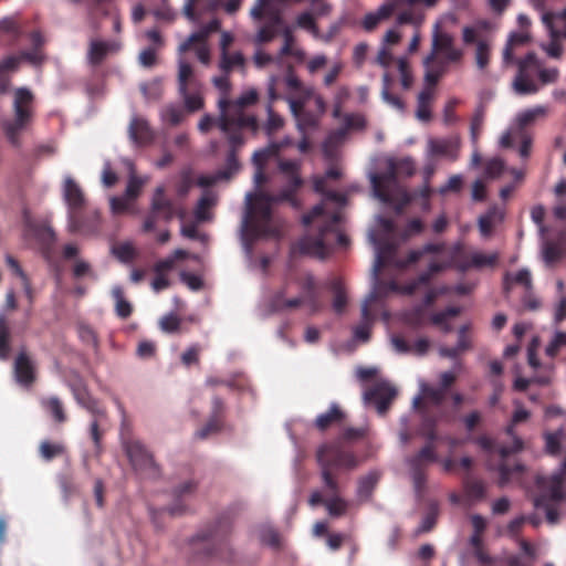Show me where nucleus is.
Masks as SVG:
<instances>
[{"instance_id":"nucleus-35","label":"nucleus","mask_w":566,"mask_h":566,"mask_svg":"<svg viewBox=\"0 0 566 566\" xmlns=\"http://www.w3.org/2000/svg\"><path fill=\"white\" fill-rule=\"evenodd\" d=\"M499 261V253L484 254L481 252L472 253L468 260L461 264V270L467 271L471 268L482 269L486 266H494Z\"/></svg>"},{"instance_id":"nucleus-37","label":"nucleus","mask_w":566,"mask_h":566,"mask_svg":"<svg viewBox=\"0 0 566 566\" xmlns=\"http://www.w3.org/2000/svg\"><path fill=\"white\" fill-rule=\"evenodd\" d=\"M548 107L545 105H537L535 107L525 109L517 115L518 130H525V127L533 124L539 118H544L548 114Z\"/></svg>"},{"instance_id":"nucleus-1","label":"nucleus","mask_w":566,"mask_h":566,"mask_svg":"<svg viewBox=\"0 0 566 566\" xmlns=\"http://www.w3.org/2000/svg\"><path fill=\"white\" fill-rule=\"evenodd\" d=\"M342 217L339 212L328 213L323 205H317L302 218L303 224L308 229L302 238L293 244V251L303 255L325 259L334 244L347 247L348 237L340 230Z\"/></svg>"},{"instance_id":"nucleus-17","label":"nucleus","mask_w":566,"mask_h":566,"mask_svg":"<svg viewBox=\"0 0 566 566\" xmlns=\"http://www.w3.org/2000/svg\"><path fill=\"white\" fill-rule=\"evenodd\" d=\"M396 388L388 382L377 384L365 392V399L376 402L379 413H385L388 410L391 401L396 398Z\"/></svg>"},{"instance_id":"nucleus-18","label":"nucleus","mask_w":566,"mask_h":566,"mask_svg":"<svg viewBox=\"0 0 566 566\" xmlns=\"http://www.w3.org/2000/svg\"><path fill=\"white\" fill-rule=\"evenodd\" d=\"M28 229L33 238L38 241L42 254L45 259H50L56 241L54 230L48 223H28Z\"/></svg>"},{"instance_id":"nucleus-34","label":"nucleus","mask_w":566,"mask_h":566,"mask_svg":"<svg viewBox=\"0 0 566 566\" xmlns=\"http://www.w3.org/2000/svg\"><path fill=\"white\" fill-rule=\"evenodd\" d=\"M326 286L334 294L333 310L337 314L344 313L347 306V294L343 281L339 277H333L326 283Z\"/></svg>"},{"instance_id":"nucleus-31","label":"nucleus","mask_w":566,"mask_h":566,"mask_svg":"<svg viewBox=\"0 0 566 566\" xmlns=\"http://www.w3.org/2000/svg\"><path fill=\"white\" fill-rule=\"evenodd\" d=\"M129 137L135 144L142 146L149 144L154 134L146 119L134 117L129 124Z\"/></svg>"},{"instance_id":"nucleus-10","label":"nucleus","mask_w":566,"mask_h":566,"mask_svg":"<svg viewBox=\"0 0 566 566\" xmlns=\"http://www.w3.org/2000/svg\"><path fill=\"white\" fill-rule=\"evenodd\" d=\"M63 197L69 208V231L71 233L83 232L85 230V223L82 210L85 207L86 200L83 190L71 177L64 180Z\"/></svg>"},{"instance_id":"nucleus-45","label":"nucleus","mask_w":566,"mask_h":566,"mask_svg":"<svg viewBox=\"0 0 566 566\" xmlns=\"http://www.w3.org/2000/svg\"><path fill=\"white\" fill-rule=\"evenodd\" d=\"M432 99V91L427 87L418 95L417 117L422 122L431 119L430 103Z\"/></svg>"},{"instance_id":"nucleus-38","label":"nucleus","mask_w":566,"mask_h":566,"mask_svg":"<svg viewBox=\"0 0 566 566\" xmlns=\"http://www.w3.org/2000/svg\"><path fill=\"white\" fill-rule=\"evenodd\" d=\"M503 212L496 207L490 208L488 212L479 218V229L483 237H489L495 224L503 220Z\"/></svg>"},{"instance_id":"nucleus-48","label":"nucleus","mask_w":566,"mask_h":566,"mask_svg":"<svg viewBox=\"0 0 566 566\" xmlns=\"http://www.w3.org/2000/svg\"><path fill=\"white\" fill-rule=\"evenodd\" d=\"M245 59L241 52L224 53L220 56L219 67L224 74H229L234 67H243Z\"/></svg>"},{"instance_id":"nucleus-3","label":"nucleus","mask_w":566,"mask_h":566,"mask_svg":"<svg viewBox=\"0 0 566 566\" xmlns=\"http://www.w3.org/2000/svg\"><path fill=\"white\" fill-rule=\"evenodd\" d=\"M321 479L325 490H338V473L350 471L358 465V460L352 451L345 450L339 442L323 443L316 451Z\"/></svg>"},{"instance_id":"nucleus-61","label":"nucleus","mask_w":566,"mask_h":566,"mask_svg":"<svg viewBox=\"0 0 566 566\" xmlns=\"http://www.w3.org/2000/svg\"><path fill=\"white\" fill-rule=\"evenodd\" d=\"M192 74L193 72L191 65L186 61H180L178 72L179 92H184L186 88H188L192 80Z\"/></svg>"},{"instance_id":"nucleus-36","label":"nucleus","mask_w":566,"mask_h":566,"mask_svg":"<svg viewBox=\"0 0 566 566\" xmlns=\"http://www.w3.org/2000/svg\"><path fill=\"white\" fill-rule=\"evenodd\" d=\"M326 492L329 495L325 505L328 515L332 517H340L345 515L348 509V503L340 496V486L338 485V490L336 492L328 490H326Z\"/></svg>"},{"instance_id":"nucleus-8","label":"nucleus","mask_w":566,"mask_h":566,"mask_svg":"<svg viewBox=\"0 0 566 566\" xmlns=\"http://www.w3.org/2000/svg\"><path fill=\"white\" fill-rule=\"evenodd\" d=\"M291 113L297 122L301 132L314 128L321 115L326 109L323 97L315 91H305L302 98H287Z\"/></svg>"},{"instance_id":"nucleus-29","label":"nucleus","mask_w":566,"mask_h":566,"mask_svg":"<svg viewBox=\"0 0 566 566\" xmlns=\"http://www.w3.org/2000/svg\"><path fill=\"white\" fill-rule=\"evenodd\" d=\"M407 463L410 468L413 488L418 494H421L427 484V469L429 463L420 459L416 453L408 458Z\"/></svg>"},{"instance_id":"nucleus-4","label":"nucleus","mask_w":566,"mask_h":566,"mask_svg":"<svg viewBox=\"0 0 566 566\" xmlns=\"http://www.w3.org/2000/svg\"><path fill=\"white\" fill-rule=\"evenodd\" d=\"M258 101V93L255 91H249L241 95L237 101L231 102L227 98H221L218 102L219 106V128L220 130H242L250 129L256 133L259 124L253 115H249L244 112V107L253 105Z\"/></svg>"},{"instance_id":"nucleus-11","label":"nucleus","mask_w":566,"mask_h":566,"mask_svg":"<svg viewBox=\"0 0 566 566\" xmlns=\"http://www.w3.org/2000/svg\"><path fill=\"white\" fill-rule=\"evenodd\" d=\"M175 214L176 207L172 200L166 196L165 187H157L151 198L150 211L144 221V231L150 232L155 230L159 219L170 222Z\"/></svg>"},{"instance_id":"nucleus-19","label":"nucleus","mask_w":566,"mask_h":566,"mask_svg":"<svg viewBox=\"0 0 566 566\" xmlns=\"http://www.w3.org/2000/svg\"><path fill=\"white\" fill-rule=\"evenodd\" d=\"M272 206L270 201L261 198V192L255 196V203L249 205V218L256 232L262 231L271 222Z\"/></svg>"},{"instance_id":"nucleus-24","label":"nucleus","mask_w":566,"mask_h":566,"mask_svg":"<svg viewBox=\"0 0 566 566\" xmlns=\"http://www.w3.org/2000/svg\"><path fill=\"white\" fill-rule=\"evenodd\" d=\"M397 9L398 6L395 0L387 1L377 11L367 13L361 21V27L365 31L371 32L381 21L389 19Z\"/></svg>"},{"instance_id":"nucleus-20","label":"nucleus","mask_w":566,"mask_h":566,"mask_svg":"<svg viewBox=\"0 0 566 566\" xmlns=\"http://www.w3.org/2000/svg\"><path fill=\"white\" fill-rule=\"evenodd\" d=\"M429 150L433 156L444 157L451 161H454L459 157L460 138L450 137L430 139Z\"/></svg>"},{"instance_id":"nucleus-54","label":"nucleus","mask_w":566,"mask_h":566,"mask_svg":"<svg viewBox=\"0 0 566 566\" xmlns=\"http://www.w3.org/2000/svg\"><path fill=\"white\" fill-rule=\"evenodd\" d=\"M484 116H485V105L483 103H481L478 106V108L475 109L474 115L471 119V125H470V135H471V140L473 144L478 143L480 133L483 127Z\"/></svg>"},{"instance_id":"nucleus-62","label":"nucleus","mask_w":566,"mask_h":566,"mask_svg":"<svg viewBox=\"0 0 566 566\" xmlns=\"http://www.w3.org/2000/svg\"><path fill=\"white\" fill-rule=\"evenodd\" d=\"M475 62L480 70H484L490 62V46L486 41L480 40L476 43Z\"/></svg>"},{"instance_id":"nucleus-5","label":"nucleus","mask_w":566,"mask_h":566,"mask_svg":"<svg viewBox=\"0 0 566 566\" xmlns=\"http://www.w3.org/2000/svg\"><path fill=\"white\" fill-rule=\"evenodd\" d=\"M34 96L27 87H19L14 92L13 112L14 117L3 119L1 128L8 142L13 147L21 146V134L27 129L28 125L32 122L33 112L32 103Z\"/></svg>"},{"instance_id":"nucleus-58","label":"nucleus","mask_w":566,"mask_h":566,"mask_svg":"<svg viewBox=\"0 0 566 566\" xmlns=\"http://www.w3.org/2000/svg\"><path fill=\"white\" fill-rule=\"evenodd\" d=\"M418 434L424 438L427 443L436 444L439 439L436 420L426 419L419 429Z\"/></svg>"},{"instance_id":"nucleus-52","label":"nucleus","mask_w":566,"mask_h":566,"mask_svg":"<svg viewBox=\"0 0 566 566\" xmlns=\"http://www.w3.org/2000/svg\"><path fill=\"white\" fill-rule=\"evenodd\" d=\"M534 506L537 509H544L546 513V521L555 525L559 522V512L556 507L552 505V503H547V495L546 494H538L534 499Z\"/></svg>"},{"instance_id":"nucleus-57","label":"nucleus","mask_w":566,"mask_h":566,"mask_svg":"<svg viewBox=\"0 0 566 566\" xmlns=\"http://www.w3.org/2000/svg\"><path fill=\"white\" fill-rule=\"evenodd\" d=\"M223 426V421L221 418L218 417H210L208 422L196 432V437L198 439H206L212 433H217L221 430Z\"/></svg>"},{"instance_id":"nucleus-25","label":"nucleus","mask_w":566,"mask_h":566,"mask_svg":"<svg viewBox=\"0 0 566 566\" xmlns=\"http://www.w3.org/2000/svg\"><path fill=\"white\" fill-rule=\"evenodd\" d=\"M447 394L440 387L424 384L421 386V396L416 397L413 400L415 408L422 409L426 406L440 407L444 402Z\"/></svg>"},{"instance_id":"nucleus-7","label":"nucleus","mask_w":566,"mask_h":566,"mask_svg":"<svg viewBox=\"0 0 566 566\" xmlns=\"http://www.w3.org/2000/svg\"><path fill=\"white\" fill-rule=\"evenodd\" d=\"M413 161L409 158L400 160L398 164L389 161L386 171L375 174L371 177V185L375 196L384 203L391 205L395 201V195L399 188L398 175L405 174L412 176L415 174Z\"/></svg>"},{"instance_id":"nucleus-50","label":"nucleus","mask_w":566,"mask_h":566,"mask_svg":"<svg viewBox=\"0 0 566 566\" xmlns=\"http://www.w3.org/2000/svg\"><path fill=\"white\" fill-rule=\"evenodd\" d=\"M285 143H282V144H279V143H273L271 145H269L266 148H263V149H260L258 151H255L253 154V164L260 168V169H263L264 165L266 164V161L276 156L282 146L284 145Z\"/></svg>"},{"instance_id":"nucleus-47","label":"nucleus","mask_w":566,"mask_h":566,"mask_svg":"<svg viewBox=\"0 0 566 566\" xmlns=\"http://www.w3.org/2000/svg\"><path fill=\"white\" fill-rule=\"evenodd\" d=\"M11 354V333L4 316H0V359H9Z\"/></svg>"},{"instance_id":"nucleus-15","label":"nucleus","mask_w":566,"mask_h":566,"mask_svg":"<svg viewBox=\"0 0 566 566\" xmlns=\"http://www.w3.org/2000/svg\"><path fill=\"white\" fill-rule=\"evenodd\" d=\"M277 76H271L268 84V95L270 103L266 107L268 111V120L264 124V130L266 135L271 136L284 126V119L283 117L275 113L272 106V103L281 98L280 94L277 93Z\"/></svg>"},{"instance_id":"nucleus-13","label":"nucleus","mask_w":566,"mask_h":566,"mask_svg":"<svg viewBox=\"0 0 566 566\" xmlns=\"http://www.w3.org/2000/svg\"><path fill=\"white\" fill-rule=\"evenodd\" d=\"M20 59L27 60L34 65H40L44 56L41 50L33 49L32 51H25L21 53V56L9 55L0 62V93L6 94L10 90V77L9 73L18 70Z\"/></svg>"},{"instance_id":"nucleus-56","label":"nucleus","mask_w":566,"mask_h":566,"mask_svg":"<svg viewBox=\"0 0 566 566\" xmlns=\"http://www.w3.org/2000/svg\"><path fill=\"white\" fill-rule=\"evenodd\" d=\"M112 253L123 263L133 261L136 255L134 247L128 242L113 245Z\"/></svg>"},{"instance_id":"nucleus-27","label":"nucleus","mask_w":566,"mask_h":566,"mask_svg":"<svg viewBox=\"0 0 566 566\" xmlns=\"http://www.w3.org/2000/svg\"><path fill=\"white\" fill-rule=\"evenodd\" d=\"M377 300V294L375 292L370 293L368 297L365 300L361 306V317L363 323L357 325L354 329L355 338L361 342H367L370 338V326L374 321V315L371 313L370 306Z\"/></svg>"},{"instance_id":"nucleus-22","label":"nucleus","mask_w":566,"mask_h":566,"mask_svg":"<svg viewBox=\"0 0 566 566\" xmlns=\"http://www.w3.org/2000/svg\"><path fill=\"white\" fill-rule=\"evenodd\" d=\"M564 482L565 475L559 472L554 473L552 476L543 479L539 482L543 489L541 494L547 495V503H559L564 500Z\"/></svg>"},{"instance_id":"nucleus-41","label":"nucleus","mask_w":566,"mask_h":566,"mask_svg":"<svg viewBox=\"0 0 566 566\" xmlns=\"http://www.w3.org/2000/svg\"><path fill=\"white\" fill-rule=\"evenodd\" d=\"M41 406L51 415L55 422L63 423L66 421L67 417L64 411L63 403L57 397L42 399Z\"/></svg>"},{"instance_id":"nucleus-55","label":"nucleus","mask_w":566,"mask_h":566,"mask_svg":"<svg viewBox=\"0 0 566 566\" xmlns=\"http://www.w3.org/2000/svg\"><path fill=\"white\" fill-rule=\"evenodd\" d=\"M441 269H442V266L439 263H437V262L430 263L428 271L420 273L418 275V277L409 285V293L415 292V290L420 285H428L432 275L434 273L440 272Z\"/></svg>"},{"instance_id":"nucleus-39","label":"nucleus","mask_w":566,"mask_h":566,"mask_svg":"<svg viewBox=\"0 0 566 566\" xmlns=\"http://www.w3.org/2000/svg\"><path fill=\"white\" fill-rule=\"evenodd\" d=\"M284 83L286 87L294 93L293 96H289L287 98H302L305 91H315L312 86L303 85L301 80L295 74L292 65L287 67L284 76Z\"/></svg>"},{"instance_id":"nucleus-14","label":"nucleus","mask_w":566,"mask_h":566,"mask_svg":"<svg viewBox=\"0 0 566 566\" xmlns=\"http://www.w3.org/2000/svg\"><path fill=\"white\" fill-rule=\"evenodd\" d=\"M221 132L227 136L230 149L226 158L224 169L219 172V177L228 179L237 174L240 169L238 151L243 146L244 139L242 136V130L231 129Z\"/></svg>"},{"instance_id":"nucleus-46","label":"nucleus","mask_w":566,"mask_h":566,"mask_svg":"<svg viewBox=\"0 0 566 566\" xmlns=\"http://www.w3.org/2000/svg\"><path fill=\"white\" fill-rule=\"evenodd\" d=\"M379 481V474L377 472H370L367 475L360 478L358 482L357 495L361 500H368L374 489Z\"/></svg>"},{"instance_id":"nucleus-21","label":"nucleus","mask_w":566,"mask_h":566,"mask_svg":"<svg viewBox=\"0 0 566 566\" xmlns=\"http://www.w3.org/2000/svg\"><path fill=\"white\" fill-rule=\"evenodd\" d=\"M119 49L120 44L117 41L92 40L87 51L88 63L97 66L103 63L108 54L116 53Z\"/></svg>"},{"instance_id":"nucleus-2","label":"nucleus","mask_w":566,"mask_h":566,"mask_svg":"<svg viewBox=\"0 0 566 566\" xmlns=\"http://www.w3.org/2000/svg\"><path fill=\"white\" fill-rule=\"evenodd\" d=\"M238 511L229 509L206 524L190 541V549L197 558L231 564L235 560V552L230 537L233 521Z\"/></svg>"},{"instance_id":"nucleus-30","label":"nucleus","mask_w":566,"mask_h":566,"mask_svg":"<svg viewBox=\"0 0 566 566\" xmlns=\"http://www.w3.org/2000/svg\"><path fill=\"white\" fill-rule=\"evenodd\" d=\"M345 417L346 415L342 410V408L337 403H332L326 412L321 413L316 417L314 421V427L318 431L325 432L331 427L340 424L344 421Z\"/></svg>"},{"instance_id":"nucleus-64","label":"nucleus","mask_w":566,"mask_h":566,"mask_svg":"<svg viewBox=\"0 0 566 566\" xmlns=\"http://www.w3.org/2000/svg\"><path fill=\"white\" fill-rule=\"evenodd\" d=\"M279 32L280 30L265 23L259 29L254 38V43L256 45L269 43L279 34Z\"/></svg>"},{"instance_id":"nucleus-49","label":"nucleus","mask_w":566,"mask_h":566,"mask_svg":"<svg viewBox=\"0 0 566 566\" xmlns=\"http://www.w3.org/2000/svg\"><path fill=\"white\" fill-rule=\"evenodd\" d=\"M285 292L281 291L277 293L272 300V306L276 311L292 310L297 308L303 304H306V301L303 296L285 298Z\"/></svg>"},{"instance_id":"nucleus-16","label":"nucleus","mask_w":566,"mask_h":566,"mask_svg":"<svg viewBox=\"0 0 566 566\" xmlns=\"http://www.w3.org/2000/svg\"><path fill=\"white\" fill-rule=\"evenodd\" d=\"M15 381L23 387H31L36 380L35 365L25 352H20L14 359Z\"/></svg>"},{"instance_id":"nucleus-26","label":"nucleus","mask_w":566,"mask_h":566,"mask_svg":"<svg viewBox=\"0 0 566 566\" xmlns=\"http://www.w3.org/2000/svg\"><path fill=\"white\" fill-rule=\"evenodd\" d=\"M542 21L551 38L566 39V7L557 12H543Z\"/></svg>"},{"instance_id":"nucleus-59","label":"nucleus","mask_w":566,"mask_h":566,"mask_svg":"<svg viewBox=\"0 0 566 566\" xmlns=\"http://www.w3.org/2000/svg\"><path fill=\"white\" fill-rule=\"evenodd\" d=\"M367 429L366 428H353L348 427L343 430L340 436L335 442H339L340 444L343 442H355L364 439L366 437Z\"/></svg>"},{"instance_id":"nucleus-12","label":"nucleus","mask_w":566,"mask_h":566,"mask_svg":"<svg viewBox=\"0 0 566 566\" xmlns=\"http://www.w3.org/2000/svg\"><path fill=\"white\" fill-rule=\"evenodd\" d=\"M437 54L443 56L442 63H458L462 60L463 51L454 46L453 36L447 32L436 31L432 38V51L424 59V65L429 66L437 59Z\"/></svg>"},{"instance_id":"nucleus-42","label":"nucleus","mask_w":566,"mask_h":566,"mask_svg":"<svg viewBox=\"0 0 566 566\" xmlns=\"http://www.w3.org/2000/svg\"><path fill=\"white\" fill-rule=\"evenodd\" d=\"M513 90L518 95H531L538 92V86L532 81L526 72H517L513 81Z\"/></svg>"},{"instance_id":"nucleus-53","label":"nucleus","mask_w":566,"mask_h":566,"mask_svg":"<svg viewBox=\"0 0 566 566\" xmlns=\"http://www.w3.org/2000/svg\"><path fill=\"white\" fill-rule=\"evenodd\" d=\"M465 496L471 501H480L485 496V485L482 481L467 479L464 482Z\"/></svg>"},{"instance_id":"nucleus-28","label":"nucleus","mask_w":566,"mask_h":566,"mask_svg":"<svg viewBox=\"0 0 566 566\" xmlns=\"http://www.w3.org/2000/svg\"><path fill=\"white\" fill-rule=\"evenodd\" d=\"M302 184V179L294 178L293 182H287V185L277 193L261 192V198L270 201L272 205L290 202L293 207H297L298 201L295 197V193Z\"/></svg>"},{"instance_id":"nucleus-40","label":"nucleus","mask_w":566,"mask_h":566,"mask_svg":"<svg viewBox=\"0 0 566 566\" xmlns=\"http://www.w3.org/2000/svg\"><path fill=\"white\" fill-rule=\"evenodd\" d=\"M66 448L62 442L44 440L39 446V454L42 460L50 462L55 458L64 455Z\"/></svg>"},{"instance_id":"nucleus-6","label":"nucleus","mask_w":566,"mask_h":566,"mask_svg":"<svg viewBox=\"0 0 566 566\" xmlns=\"http://www.w3.org/2000/svg\"><path fill=\"white\" fill-rule=\"evenodd\" d=\"M468 440L476 444L481 450H483L488 454H497L500 457V463L497 464L496 470L499 471L500 474L499 483L501 486L507 484L512 479L523 473L525 469L523 464L514 463L513 465H511L509 463V457L523 449V441L521 438H515L514 450H511L509 447L497 444L495 439L488 434L469 437Z\"/></svg>"},{"instance_id":"nucleus-51","label":"nucleus","mask_w":566,"mask_h":566,"mask_svg":"<svg viewBox=\"0 0 566 566\" xmlns=\"http://www.w3.org/2000/svg\"><path fill=\"white\" fill-rule=\"evenodd\" d=\"M216 203L214 197L210 192H206L199 199L196 209L195 217L199 222H203L210 219L209 209Z\"/></svg>"},{"instance_id":"nucleus-23","label":"nucleus","mask_w":566,"mask_h":566,"mask_svg":"<svg viewBox=\"0 0 566 566\" xmlns=\"http://www.w3.org/2000/svg\"><path fill=\"white\" fill-rule=\"evenodd\" d=\"M297 284L303 291V297L305 298L306 305L310 307L311 312L316 313L321 311L323 304L317 292L315 277L311 273H306L304 276L297 279Z\"/></svg>"},{"instance_id":"nucleus-9","label":"nucleus","mask_w":566,"mask_h":566,"mask_svg":"<svg viewBox=\"0 0 566 566\" xmlns=\"http://www.w3.org/2000/svg\"><path fill=\"white\" fill-rule=\"evenodd\" d=\"M134 471L143 479H157L160 476V468L153 454L139 441L132 437H123L122 444Z\"/></svg>"},{"instance_id":"nucleus-33","label":"nucleus","mask_w":566,"mask_h":566,"mask_svg":"<svg viewBox=\"0 0 566 566\" xmlns=\"http://www.w3.org/2000/svg\"><path fill=\"white\" fill-rule=\"evenodd\" d=\"M75 401L85 410H87L92 416H105L106 408L101 406L98 400H96L88 391L87 386L85 388H81L76 394L73 395Z\"/></svg>"},{"instance_id":"nucleus-60","label":"nucleus","mask_w":566,"mask_h":566,"mask_svg":"<svg viewBox=\"0 0 566 566\" xmlns=\"http://www.w3.org/2000/svg\"><path fill=\"white\" fill-rule=\"evenodd\" d=\"M260 541L263 543V544H266L273 548H279L280 547V534L277 533V531L271 526H262L260 528Z\"/></svg>"},{"instance_id":"nucleus-44","label":"nucleus","mask_w":566,"mask_h":566,"mask_svg":"<svg viewBox=\"0 0 566 566\" xmlns=\"http://www.w3.org/2000/svg\"><path fill=\"white\" fill-rule=\"evenodd\" d=\"M396 248L394 244L386 242L378 247L377 255L374 264L375 273L378 274L390 260L395 256Z\"/></svg>"},{"instance_id":"nucleus-43","label":"nucleus","mask_w":566,"mask_h":566,"mask_svg":"<svg viewBox=\"0 0 566 566\" xmlns=\"http://www.w3.org/2000/svg\"><path fill=\"white\" fill-rule=\"evenodd\" d=\"M112 296L116 302L115 312L120 318H128L133 313L132 304L124 297V290L122 286H114L112 289Z\"/></svg>"},{"instance_id":"nucleus-63","label":"nucleus","mask_w":566,"mask_h":566,"mask_svg":"<svg viewBox=\"0 0 566 566\" xmlns=\"http://www.w3.org/2000/svg\"><path fill=\"white\" fill-rule=\"evenodd\" d=\"M563 248L555 242H547L544 247L543 256L547 264H552L562 259Z\"/></svg>"},{"instance_id":"nucleus-32","label":"nucleus","mask_w":566,"mask_h":566,"mask_svg":"<svg viewBox=\"0 0 566 566\" xmlns=\"http://www.w3.org/2000/svg\"><path fill=\"white\" fill-rule=\"evenodd\" d=\"M396 11V22L398 25L410 24L419 29L424 21V13L422 10L416 9L413 6H401Z\"/></svg>"}]
</instances>
